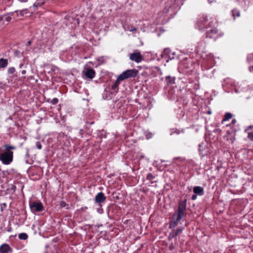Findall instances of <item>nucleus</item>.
<instances>
[{"label": "nucleus", "mask_w": 253, "mask_h": 253, "mask_svg": "<svg viewBox=\"0 0 253 253\" xmlns=\"http://www.w3.org/2000/svg\"><path fill=\"white\" fill-rule=\"evenodd\" d=\"M197 196L195 195H193L192 197V200H195L196 199Z\"/></svg>", "instance_id": "29"}, {"label": "nucleus", "mask_w": 253, "mask_h": 253, "mask_svg": "<svg viewBox=\"0 0 253 253\" xmlns=\"http://www.w3.org/2000/svg\"><path fill=\"white\" fill-rule=\"evenodd\" d=\"M44 3V0H37L36 2L33 4V6L37 7L38 6H41Z\"/></svg>", "instance_id": "13"}, {"label": "nucleus", "mask_w": 253, "mask_h": 253, "mask_svg": "<svg viewBox=\"0 0 253 253\" xmlns=\"http://www.w3.org/2000/svg\"><path fill=\"white\" fill-rule=\"evenodd\" d=\"M170 80H169V81L168 80V82L169 83V84H171V83L170 82Z\"/></svg>", "instance_id": "37"}, {"label": "nucleus", "mask_w": 253, "mask_h": 253, "mask_svg": "<svg viewBox=\"0 0 253 253\" xmlns=\"http://www.w3.org/2000/svg\"><path fill=\"white\" fill-rule=\"evenodd\" d=\"M208 27H211V25H210V24H209V26H208Z\"/></svg>", "instance_id": "38"}, {"label": "nucleus", "mask_w": 253, "mask_h": 253, "mask_svg": "<svg viewBox=\"0 0 253 253\" xmlns=\"http://www.w3.org/2000/svg\"><path fill=\"white\" fill-rule=\"evenodd\" d=\"M57 102H58V99H57V98H54V99H53V103L56 104V103H57Z\"/></svg>", "instance_id": "28"}, {"label": "nucleus", "mask_w": 253, "mask_h": 253, "mask_svg": "<svg viewBox=\"0 0 253 253\" xmlns=\"http://www.w3.org/2000/svg\"><path fill=\"white\" fill-rule=\"evenodd\" d=\"M232 14L234 18L235 17V16L239 17L240 16V12L236 10H233L232 11Z\"/></svg>", "instance_id": "18"}, {"label": "nucleus", "mask_w": 253, "mask_h": 253, "mask_svg": "<svg viewBox=\"0 0 253 253\" xmlns=\"http://www.w3.org/2000/svg\"><path fill=\"white\" fill-rule=\"evenodd\" d=\"M206 23H207V21H204V23L203 24L204 26L206 25Z\"/></svg>", "instance_id": "33"}, {"label": "nucleus", "mask_w": 253, "mask_h": 253, "mask_svg": "<svg viewBox=\"0 0 253 253\" xmlns=\"http://www.w3.org/2000/svg\"><path fill=\"white\" fill-rule=\"evenodd\" d=\"M147 177L148 180H152V179H153V176L151 173H149L147 175Z\"/></svg>", "instance_id": "23"}, {"label": "nucleus", "mask_w": 253, "mask_h": 253, "mask_svg": "<svg viewBox=\"0 0 253 253\" xmlns=\"http://www.w3.org/2000/svg\"><path fill=\"white\" fill-rule=\"evenodd\" d=\"M193 191L195 194H199V195H203L204 194L203 188L200 186L195 187Z\"/></svg>", "instance_id": "10"}, {"label": "nucleus", "mask_w": 253, "mask_h": 253, "mask_svg": "<svg viewBox=\"0 0 253 253\" xmlns=\"http://www.w3.org/2000/svg\"><path fill=\"white\" fill-rule=\"evenodd\" d=\"M10 252H11V249L7 244H4L0 246V253H9Z\"/></svg>", "instance_id": "7"}, {"label": "nucleus", "mask_w": 253, "mask_h": 253, "mask_svg": "<svg viewBox=\"0 0 253 253\" xmlns=\"http://www.w3.org/2000/svg\"><path fill=\"white\" fill-rule=\"evenodd\" d=\"M129 59L134 61L135 62L138 63L141 62L143 60V56L140 54V52H134L130 54Z\"/></svg>", "instance_id": "3"}, {"label": "nucleus", "mask_w": 253, "mask_h": 253, "mask_svg": "<svg viewBox=\"0 0 253 253\" xmlns=\"http://www.w3.org/2000/svg\"><path fill=\"white\" fill-rule=\"evenodd\" d=\"M124 72L126 78L128 79L129 78L136 77L138 73V71L133 69L131 70H127Z\"/></svg>", "instance_id": "5"}, {"label": "nucleus", "mask_w": 253, "mask_h": 253, "mask_svg": "<svg viewBox=\"0 0 253 253\" xmlns=\"http://www.w3.org/2000/svg\"><path fill=\"white\" fill-rule=\"evenodd\" d=\"M217 33V30L215 28H212L207 32V37L209 38H212L213 36Z\"/></svg>", "instance_id": "9"}, {"label": "nucleus", "mask_w": 253, "mask_h": 253, "mask_svg": "<svg viewBox=\"0 0 253 253\" xmlns=\"http://www.w3.org/2000/svg\"><path fill=\"white\" fill-rule=\"evenodd\" d=\"M176 233H175L174 230H173L172 232H171L169 235V238L171 239L173 238L174 237H176Z\"/></svg>", "instance_id": "19"}, {"label": "nucleus", "mask_w": 253, "mask_h": 253, "mask_svg": "<svg viewBox=\"0 0 253 253\" xmlns=\"http://www.w3.org/2000/svg\"><path fill=\"white\" fill-rule=\"evenodd\" d=\"M183 228H182V227L179 228L177 229L176 230H174V232L175 233H176V235L177 236L178 235H179V234H180L182 232V231H183Z\"/></svg>", "instance_id": "20"}, {"label": "nucleus", "mask_w": 253, "mask_h": 253, "mask_svg": "<svg viewBox=\"0 0 253 253\" xmlns=\"http://www.w3.org/2000/svg\"><path fill=\"white\" fill-rule=\"evenodd\" d=\"M122 81L121 80H119V78L118 77L115 84L116 85V86H118L120 84V82H121Z\"/></svg>", "instance_id": "22"}, {"label": "nucleus", "mask_w": 253, "mask_h": 253, "mask_svg": "<svg viewBox=\"0 0 253 253\" xmlns=\"http://www.w3.org/2000/svg\"><path fill=\"white\" fill-rule=\"evenodd\" d=\"M30 208L33 211H41L43 210V207L41 203L34 202L30 205Z\"/></svg>", "instance_id": "4"}, {"label": "nucleus", "mask_w": 253, "mask_h": 253, "mask_svg": "<svg viewBox=\"0 0 253 253\" xmlns=\"http://www.w3.org/2000/svg\"><path fill=\"white\" fill-rule=\"evenodd\" d=\"M28 43V44L30 45L31 44V41H29Z\"/></svg>", "instance_id": "36"}, {"label": "nucleus", "mask_w": 253, "mask_h": 253, "mask_svg": "<svg viewBox=\"0 0 253 253\" xmlns=\"http://www.w3.org/2000/svg\"><path fill=\"white\" fill-rule=\"evenodd\" d=\"M15 71V69L14 67H10L8 69V73L9 74H12Z\"/></svg>", "instance_id": "21"}, {"label": "nucleus", "mask_w": 253, "mask_h": 253, "mask_svg": "<svg viewBox=\"0 0 253 253\" xmlns=\"http://www.w3.org/2000/svg\"><path fill=\"white\" fill-rule=\"evenodd\" d=\"M15 147L8 145H4L0 148L2 152L0 155V161L4 165H9L13 161V153L11 150H14Z\"/></svg>", "instance_id": "1"}, {"label": "nucleus", "mask_w": 253, "mask_h": 253, "mask_svg": "<svg viewBox=\"0 0 253 253\" xmlns=\"http://www.w3.org/2000/svg\"><path fill=\"white\" fill-rule=\"evenodd\" d=\"M106 200V197L104 196V194L102 192H100L97 194L96 196L95 200V202L97 203H100L104 202Z\"/></svg>", "instance_id": "8"}, {"label": "nucleus", "mask_w": 253, "mask_h": 253, "mask_svg": "<svg viewBox=\"0 0 253 253\" xmlns=\"http://www.w3.org/2000/svg\"><path fill=\"white\" fill-rule=\"evenodd\" d=\"M199 27H200V28H203V27H202V25H200V24H199Z\"/></svg>", "instance_id": "35"}, {"label": "nucleus", "mask_w": 253, "mask_h": 253, "mask_svg": "<svg viewBox=\"0 0 253 253\" xmlns=\"http://www.w3.org/2000/svg\"><path fill=\"white\" fill-rule=\"evenodd\" d=\"M170 79V78L169 76L166 77L167 81H168L169 79Z\"/></svg>", "instance_id": "32"}, {"label": "nucleus", "mask_w": 253, "mask_h": 253, "mask_svg": "<svg viewBox=\"0 0 253 253\" xmlns=\"http://www.w3.org/2000/svg\"><path fill=\"white\" fill-rule=\"evenodd\" d=\"M186 210V202L181 201L179 202L178 208L177 213L173 214L172 217V223L170 225V227H175L178 223L182 217L184 216Z\"/></svg>", "instance_id": "2"}, {"label": "nucleus", "mask_w": 253, "mask_h": 253, "mask_svg": "<svg viewBox=\"0 0 253 253\" xmlns=\"http://www.w3.org/2000/svg\"><path fill=\"white\" fill-rule=\"evenodd\" d=\"M232 122H233V123H235V120H233V121H232Z\"/></svg>", "instance_id": "39"}, {"label": "nucleus", "mask_w": 253, "mask_h": 253, "mask_svg": "<svg viewBox=\"0 0 253 253\" xmlns=\"http://www.w3.org/2000/svg\"><path fill=\"white\" fill-rule=\"evenodd\" d=\"M71 19L74 22L75 24H79V20L78 19H73L72 17L71 18Z\"/></svg>", "instance_id": "27"}, {"label": "nucleus", "mask_w": 253, "mask_h": 253, "mask_svg": "<svg viewBox=\"0 0 253 253\" xmlns=\"http://www.w3.org/2000/svg\"><path fill=\"white\" fill-rule=\"evenodd\" d=\"M19 239H22V240H26L28 238V235L26 233H20L19 235Z\"/></svg>", "instance_id": "15"}, {"label": "nucleus", "mask_w": 253, "mask_h": 253, "mask_svg": "<svg viewBox=\"0 0 253 253\" xmlns=\"http://www.w3.org/2000/svg\"><path fill=\"white\" fill-rule=\"evenodd\" d=\"M232 117V115L230 113H227L224 116V119H223V121H226L229 119H230Z\"/></svg>", "instance_id": "14"}, {"label": "nucleus", "mask_w": 253, "mask_h": 253, "mask_svg": "<svg viewBox=\"0 0 253 253\" xmlns=\"http://www.w3.org/2000/svg\"><path fill=\"white\" fill-rule=\"evenodd\" d=\"M36 146L39 149H41L42 148V145L40 142H37Z\"/></svg>", "instance_id": "25"}, {"label": "nucleus", "mask_w": 253, "mask_h": 253, "mask_svg": "<svg viewBox=\"0 0 253 253\" xmlns=\"http://www.w3.org/2000/svg\"><path fill=\"white\" fill-rule=\"evenodd\" d=\"M60 206L61 207H65V206H66V203L64 201H61L60 203Z\"/></svg>", "instance_id": "26"}, {"label": "nucleus", "mask_w": 253, "mask_h": 253, "mask_svg": "<svg viewBox=\"0 0 253 253\" xmlns=\"http://www.w3.org/2000/svg\"><path fill=\"white\" fill-rule=\"evenodd\" d=\"M83 73L85 76L89 79H92L93 78L95 75V71L92 69H86L85 71H83Z\"/></svg>", "instance_id": "6"}, {"label": "nucleus", "mask_w": 253, "mask_h": 253, "mask_svg": "<svg viewBox=\"0 0 253 253\" xmlns=\"http://www.w3.org/2000/svg\"><path fill=\"white\" fill-rule=\"evenodd\" d=\"M5 25V22L3 19V17L0 15V28Z\"/></svg>", "instance_id": "17"}, {"label": "nucleus", "mask_w": 253, "mask_h": 253, "mask_svg": "<svg viewBox=\"0 0 253 253\" xmlns=\"http://www.w3.org/2000/svg\"><path fill=\"white\" fill-rule=\"evenodd\" d=\"M248 137L251 140H253V132L249 133Z\"/></svg>", "instance_id": "24"}, {"label": "nucleus", "mask_w": 253, "mask_h": 253, "mask_svg": "<svg viewBox=\"0 0 253 253\" xmlns=\"http://www.w3.org/2000/svg\"><path fill=\"white\" fill-rule=\"evenodd\" d=\"M136 29L135 28H133V29L130 30V31H136Z\"/></svg>", "instance_id": "31"}, {"label": "nucleus", "mask_w": 253, "mask_h": 253, "mask_svg": "<svg viewBox=\"0 0 253 253\" xmlns=\"http://www.w3.org/2000/svg\"><path fill=\"white\" fill-rule=\"evenodd\" d=\"M8 65V61L6 59L0 58V68H4Z\"/></svg>", "instance_id": "11"}, {"label": "nucleus", "mask_w": 253, "mask_h": 253, "mask_svg": "<svg viewBox=\"0 0 253 253\" xmlns=\"http://www.w3.org/2000/svg\"><path fill=\"white\" fill-rule=\"evenodd\" d=\"M118 78H119V80H121L122 81L125 80V79H127L126 77V76L125 75L124 72H123L121 74H120L119 76H118Z\"/></svg>", "instance_id": "16"}, {"label": "nucleus", "mask_w": 253, "mask_h": 253, "mask_svg": "<svg viewBox=\"0 0 253 253\" xmlns=\"http://www.w3.org/2000/svg\"><path fill=\"white\" fill-rule=\"evenodd\" d=\"M26 70H24L22 71V74L23 75H25L26 74Z\"/></svg>", "instance_id": "30"}, {"label": "nucleus", "mask_w": 253, "mask_h": 253, "mask_svg": "<svg viewBox=\"0 0 253 253\" xmlns=\"http://www.w3.org/2000/svg\"><path fill=\"white\" fill-rule=\"evenodd\" d=\"M12 14L9 13L7 15L2 16L3 17V19L5 22V25H7L11 20L12 19Z\"/></svg>", "instance_id": "12"}, {"label": "nucleus", "mask_w": 253, "mask_h": 253, "mask_svg": "<svg viewBox=\"0 0 253 253\" xmlns=\"http://www.w3.org/2000/svg\"><path fill=\"white\" fill-rule=\"evenodd\" d=\"M116 87H117V86H116V85H115V84H114V85H113L112 87H113V88H116Z\"/></svg>", "instance_id": "34"}]
</instances>
